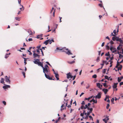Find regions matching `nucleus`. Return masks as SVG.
<instances>
[{
    "instance_id": "nucleus-25",
    "label": "nucleus",
    "mask_w": 123,
    "mask_h": 123,
    "mask_svg": "<svg viewBox=\"0 0 123 123\" xmlns=\"http://www.w3.org/2000/svg\"><path fill=\"white\" fill-rule=\"evenodd\" d=\"M48 40H49V43L50 44H51L52 43V42H54V40L53 39H52L51 40H50L49 39Z\"/></svg>"
},
{
    "instance_id": "nucleus-36",
    "label": "nucleus",
    "mask_w": 123,
    "mask_h": 123,
    "mask_svg": "<svg viewBox=\"0 0 123 123\" xmlns=\"http://www.w3.org/2000/svg\"><path fill=\"white\" fill-rule=\"evenodd\" d=\"M97 75L96 74H94V75L92 76V77L94 78H96L97 77Z\"/></svg>"
},
{
    "instance_id": "nucleus-4",
    "label": "nucleus",
    "mask_w": 123,
    "mask_h": 123,
    "mask_svg": "<svg viewBox=\"0 0 123 123\" xmlns=\"http://www.w3.org/2000/svg\"><path fill=\"white\" fill-rule=\"evenodd\" d=\"M5 81L9 84L10 83V77H7V76H5Z\"/></svg>"
},
{
    "instance_id": "nucleus-17",
    "label": "nucleus",
    "mask_w": 123,
    "mask_h": 123,
    "mask_svg": "<svg viewBox=\"0 0 123 123\" xmlns=\"http://www.w3.org/2000/svg\"><path fill=\"white\" fill-rule=\"evenodd\" d=\"M119 60V59L118 60V61H117V65L115 67L116 68H118V66L120 65V64H119V62H118V61Z\"/></svg>"
},
{
    "instance_id": "nucleus-44",
    "label": "nucleus",
    "mask_w": 123,
    "mask_h": 123,
    "mask_svg": "<svg viewBox=\"0 0 123 123\" xmlns=\"http://www.w3.org/2000/svg\"><path fill=\"white\" fill-rule=\"evenodd\" d=\"M110 106V105H109V104H107V106H106V108L107 109H108L109 108V107Z\"/></svg>"
},
{
    "instance_id": "nucleus-54",
    "label": "nucleus",
    "mask_w": 123,
    "mask_h": 123,
    "mask_svg": "<svg viewBox=\"0 0 123 123\" xmlns=\"http://www.w3.org/2000/svg\"><path fill=\"white\" fill-rule=\"evenodd\" d=\"M41 47V45H39L37 46V48L38 49H40V48Z\"/></svg>"
},
{
    "instance_id": "nucleus-31",
    "label": "nucleus",
    "mask_w": 123,
    "mask_h": 123,
    "mask_svg": "<svg viewBox=\"0 0 123 123\" xmlns=\"http://www.w3.org/2000/svg\"><path fill=\"white\" fill-rule=\"evenodd\" d=\"M110 77H110L109 78H108V76L107 75H105V79H107L108 80H109V78H110Z\"/></svg>"
},
{
    "instance_id": "nucleus-50",
    "label": "nucleus",
    "mask_w": 123,
    "mask_h": 123,
    "mask_svg": "<svg viewBox=\"0 0 123 123\" xmlns=\"http://www.w3.org/2000/svg\"><path fill=\"white\" fill-rule=\"evenodd\" d=\"M5 105H6V102L5 101H3L2 102Z\"/></svg>"
},
{
    "instance_id": "nucleus-43",
    "label": "nucleus",
    "mask_w": 123,
    "mask_h": 123,
    "mask_svg": "<svg viewBox=\"0 0 123 123\" xmlns=\"http://www.w3.org/2000/svg\"><path fill=\"white\" fill-rule=\"evenodd\" d=\"M103 120L105 122V123H107V121L106 120V119H103Z\"/></svg>"
},
{
    "instance_id": "nucleus-2",
    "label": "nucleus",
    "mask_w": 123,
    "mask_h": 123,
    "mask_svg": "<svg viewBox=\"0 0 123 123\" xmlns=\"http://www.w3.org/2000/svg\"><path fill=\"white\" fill-rule=\"evenodd\" d=\"M56 49L57 50H63L62 51L65 52L66 54H68V55L72 54L71 53L70 51L68 49H66L65 48H64L63 49H59L58 47H57Z\"/></svg>"
},
{
    "instance_id": "nucleus-24",
    "label": "nucleus",
    "mask_w": 123,
    "mask_h": 123,
    "mask_svg": "<svg viewBox=\"0 0 123 123\" xmlns=\"http://www.w3.org/2000/svg\"><path fill=\"white\" fill-rule=\"evenodd\" d=\"M75 62V61H73L72 62H69V61H68V63L70 64H73Z\"/></svg>"
},
{
    "instance_id": "nucleus-8",
    "label": "nucleus",
    "mask_w": 123,
    "mask_h": 123,
    "mask_svg": "<svg viewBox=\"0 0 123 123\" xmlns=\"http://www.w3.org/2000/svg\"><path fill=\"white\" fill-rule=\"evenodd\" d=\"M101 92H99L97 95L96 96L95 98H96L99 99L101 98Z\"/></svg>"
},
{
    "instance_id": "nucleus-6",
    "label": "nucleus",
    "mask_w": 123,
    "mask_h": 123,
    "mask_svg": "<svg viewBox=\"0 0 123 123\" xmlns=\"http://www.w3.org/2000/svg\"><path fill=\"white\" fill-rule=\"evenodd\" d=\"M40 55H38V54H37L36 53H33V57L34 58H36L37 57L38 58H39L40 57Z\"/></svg>"
},
{
    "instance_id": "nucleus-20",
    "label": "nucleus",
    "mask_w": 123,
    "mask_h": 123,
    "mask_svg": "<svg viewBox=\"0 0 123 123\" xmlns=\"http://www.w3.org/2000/svg\"><path fill=\"white\" fill-rule=\"evenodd\" d=\"M120 66L118 67L117 68H118V70H121L122 69V65H119Z\"/></svg>"
},
{
    "instance_id": "nucleus-16",
    "label": "nucleus",
    "mask_w": 123,
    "mask_h": 123,
    "mask_svg": "<svg viewBox=\"0 0 123 123\" xmlns=\"http://www.w3.org/2000/svg\"><path fill=\"white\" fill-rule=\"evenodd\" d=\"M103 62V64H101V65H102V66L101 67V68H102L104 66V63H106V61H102Z\"/></svg>"
},
{
    "instance_id": "nucleus-5",
    "label": "nucleus",
    "mask_w": 123,
    "mask_h": 123,
    "mask_svg": "<svg viewBox=\"0 0 123 123\" xmlns=\"http://www.w3.org/2000/svg\"><path fill=\"white\" fill-rule=\"evenodd\" d=\"M110 49L112 53L116 52L117 51V50L115 48H114L112 47H110Z\"/></svg>"
},
{
    "instance_id": "nucleus-51",
    "label": "nucleus",
    "mask_w": 123,
    "mask_h": 123,
    "mask_svg": "<svg viewBox=\"0 0 123 123\" xmlns=\"http://www.w3.org/2000/svg\"><path fill=\"white\" fill-rule=\"evenodd\" d=\"M93 109L92 108H91L89 110L90 111V112L91 113Z\"/></svg>"
},
{
    "instance_id": "nucleus-42",
    "label": "nucleus",
    "mask_w": 123,
    "mask_h": 123,
    "mask_svg": "<svg viewBox=\"0 0 123 123\" xmlns=\"http://www.w3.org/2000/svg\"><path fill=\"white\" fill-rule=\"evenodd\" d=\"M113 33H114L115 35H117L115 30L113 31Z\"/></svg>"
},
{
    "instance_id": "nucleus-55",
    "label": "nucleus",
    "mask_w": 123,
    "mask_h": 123,
    "mask_svg": "<svg viewBox=\"0 0 123 123\" xmlns=\"http://www.w3.org/2000/svg\"><path fill=\"white\" fill-rule=\"evenodd\" d=\"M106 49H109V47L108 45H106Z\"/></svg>"
},
{
    "instance_id": "nucleus-63",
    "label": "nucleus",
    "mask_w": 123,
    "mask_h": 123,
    "mask_svg": "<svg viewBox=\"0 0 123 123\" xmlns=\"http://www.w3.org/2000/svg\"><path fill=\"white\" fill-rule=\"evenodd\" d=\"M110 43L112 44H113L114 43V42L112 41H110Z\"/></svg>"
},
{
    "instance_id": "nucleus-3",
    "label": "nucleus",
    "mask_w": 123,
    "mask_h": 123,
    "mask_svg": "<svg viewBox=\"0 0 123 123\" xmlns=\"http://www.w3.org/2000/svg\"><path fill=\"white\" fill-rule=\"evenodd\" d=\"M112 40L114 41H115L116 40L117 41H121L120 38H119L118 37H116V36L114 37H112Z\"/></svg>"
},
{
    "instance_id": "nucleus-59",
    "label": "nucleus",
    "mask_w": 123,
    "mask_h": 123,
    "mask_svg": "<svg viewBox=\"0 0 123 123\" xmlns=\"http://www.w3.org/2000/svg\"><path fill=\"white\" fill-rule=\"evenodd\" d=\"M123 82H122L120 83V86H121V85H123Z\"/></svg>"
},
{
    "instance_id": "nucleus-1",
    "label": "nucleus",
    "mask_w": 123,
    "mask_h": 123,
    "mask_svg": "<svg viewBox=\"0 0 123 123\" xmlns=\"http://www.w3.org/2000/svg\"><path fill=\"white\" fill-rule=\"evenodd\" d=\"M43 72L44 73L46 77L49 80L52 79V77L49 76V68H47L44 67L43 68Z\"/></svg>"
},
{
    "instance_id": "nucleus-58",
    "label": "nucleus",
    "mask_w": 123,
    "mask_h": 123,
    "mask_svg": "<svg viewBox=\"0 0 123 123\" xmlns=\"http://www.w3.org/2000/svg\"><path fill=\"white\" fill-rule=\"evenodd\" d=\"M99 57H98L97 59V62H98L99 61Z\"/></svg>"
},
{
    "instance_id": "nucleus-52",
    "label": "nucleus",
    "mask_w": 123,
    "mask_h": 123,
    "mask_svg": "<svg viewBox=\"0 0 123 123\" xmlns=\"http://www.w3.org/2000/svg\"><path fill=\"white\" fill-rule=\"evenodd\" d=\"M90 87V86L89 85V84H88V86L86 87V88L87 89H88Z\"/></svg>"
},
{
    "instance_id": "nucleus-62",
    "label": "nucleus",
    "mask_w": 123,
    "mask_h": 123,
    "mask_svg": "<svg viewBox=\"0 0 123 123\" xmlns=\"http://www.w3.org/2000/svg\"><path fill=\"white\" fill-rule=\"evenodd\" d=\"M28 32H29V33H30V35H31L32 34V33L31 31H28Z\"/></svg>"
},
{
    "instance_id": "nucleus-12",
    "label": "nucleus",
    "mask_w": 123,
    "mask_h": 123,
    "mask_svg": "<svg viewBox=\"0 0 123 123\" xmlns=\"http://www.w3.org/2000/svg\"><path fill=\"white\" fill-rule=\"evenodd\" d=\"M54 74H55V77L56 78L57 80H59V78L58 77L59 76V75L58 74L56 73H54Z\"/></svg>"
},
{
    "instance_id": "nucleus-61",
    "label": "nucleus",
    "mask_w": 123,
    "mask_h": 123,
    "mask_svg": "<svg viewBox=\"0 0 123 123\" xmlns=\"http://www.w3.org/2000/svg\"><path fill=\"white\" fill-rule=\"evenodd\" d=\"M81 104L82 105H84L85 104V102L84 101H83Z\"/></svg>"
},
{
    "instance_id": "nucleus-35",
    "label": "nucleus",
    "mask_w": 123,
    "mask_h": 123,
    "mask_svg": "<svg viewBox=\"0 0 123 123\" xmlns=\"http://www.w3.org/2000/svg\"><path fill=\"white\" fill-rule=\"evenodd\" d=\"M37 38H40V37H42V35L37 36Z\"/></svg>"
},
{
    "instance_id": "nucleus-21",
    "label": "nucleus",
    "mask_w": 123,
    "mask_h": 123,
    "mask_svg": "<svg viewBox=\"0 0 123 123\" xmlns=\"http://www.w3.org/2000/svg\"><path fill=\"white\" fill-rule=\"evenodd\" d=\"M49 43V40H47L45 41V42H44L43 43L45 44V45H47L48 44V43Z\"/></svg>"
},
{
    "instance_id": "nucleus-7",
    "label": "nucleus",
    "mask_w": 123,
    "mask_h": 123,
    "mask_svg": "<svg viewBox=\"0 0 123 123\" xmlns=\"http://www.w3.org/2000/svg\"><path fill=\"white\" fill-rule=\"evenodd\" d=\"M55 9H54V7H53L52 8V9L51 10V11L50 12V13H52V12H53V16L54 17H55Z\"/></svg>"
},
{
    "instance_id": "nucleus-49",
    "label": "nucleus",
    "mask_w": 123,
    "mask_h": 123,
    "mask_svg": "<svg viewBox=\"0 0 123 123\" xmlns=\"http://www.w3.org/2000/svg\"><path fill=\"white\" fill-rule=\"evenodd\" d=\"M22 74H23V75H24V78H25V73L24 72H22Z\"/></svg>"
},
{
    "instance_id": "nucleus-14",
    "label": "nucleus",
    "mask_w": 123,
    "mask_h": 123,
    "mask_svg": "<svg viewBox=\"0 0 123 123\" xmlns=\"http://www.w3.org/2000/svg\"><path fill=\"white\" fill-rule=\"evenodd\" d=\"M118 84V83H114V85L113 86V87L114 89L116 88L117 87V85Z\"/></svg>"
},
{
    "instance_id": "nucleus-60",
    "label": "nucleus",
    "mask_w": 123,
    "mask_h": 123,
    "mask_svg": "<svg viewBox=\"0 0 123 123\" xmlns=\"http://www.w3.org/2000/svg\"><path fill=\"white\" fill-rule=\"evenodd\" d=\"M84 114L83 113H81L80 114V116H82V117H83L84 116Z\"/></svg>"
},
{
    "instance_id": "nucleus-9",
    "label": "nucleus",
    "mask_w": 123,
    "mask_h": 123,
    "mask_svg": "<svg viewBox=\"0 0 123 123\" xmlns=\"http://www.w3.org/2000/svg\"><path fill=\"white\" fill-rule=\"evenodd\" d=\"M67 78L68 79H69V78H72L73 77V76L71 74V73L70 72L67 74Z\"/></svg>"
},
{
    "instance_id": "nucleus-29",
    "label": "nucleus",
    "mask_w": 123,
    "mask_h": 123,
    "mask_svg": "<svg viewBox=\"0 0 123 123\" xmlns=\"http://www.w3.org/2000/svg\"><path fill=\"white\" fill-rule=\"evenodd\" d=\"M15 19H16V20H18V21H19L20 20V18L18 17H15Z\"/></svg>"
},
{
    "instance_id": "nucleus-45",
    "label": "nucleus",
    "mask_w": 123,
    "mask_h": 123,
    "mask_svg": "<svg viewBox=\"0 0 123 123\" xmlns=\"http://www.w3.org/2000/svg\"><path fill=\"white\" fill-rule=\"evenodd\" d=\"M44 67L46 68H49V67L47 64L45 66V67Z\"/></svg>"
},
{
    "instance_id": "nucleus-19",
    "label": "nucleus",
    "mask_w": 123,
    "mask_h": 123,
    "mask_svg": "<svg viewBox=\"0 0 123 123\" xmlns=\"http://www.w3.org/2000/svg\"><path fill=\"white\" fill-rule=\"evenodd\" d=\"M93 97V96H92L89 97L88 98H85V100H88L89 101L90 99L92 98Z\"/></svg>"
},
{
    "instance_id": "nucleus-41",
    "label": "nucleus",
    "mask_w": 123,
    "mask_h": 123,
    "mask_svg": "<svg viewBox=\"0 0 123 123\" xmlns=\"http://www.w3.org/2000/svg\"><path fill=\"white\" fill-rule=\"evenodd\" d=\"M98 6L101 7H103L102 6V4H98Z\"/></svg>"
},
{
    "instance_id": "nucleus-13",
    "label": "nucleus",
    "mask_w": 123,
    "mask_h": 123,
    "mask_svg": "<svg viewBox=\"0 0 123 123\" xmlns=\"http://www.w3.org/2000/svg\"><path fill=\"white\" fill-rule=\"evenodd\" d=\"M103 91L104 92L105 94H107L108 90L107 89L104 88L102 89Z\"/></svg>"
},
{
    "instance_id": "nucleus-37",
    "label": "nucleus",
    "mask_w": 123,
    "mask_h": 123,
    "mask_svg": "<svg viewBox=\"0 0 123 123\" xmlns=\"http://www.w3.org/2000/svg\"><path fill=\"white\" fill-rule=\"evenodd\" d=\"M117 80L118 82H119L121 81V79L119 77L118 78Z\"/></svg>"
},
{
    "instance_id": "nucleus-48",
    "label": "nucleus",
    "mask_w": 123,
    "mask_h": 123,
    "mask_svg": "<svg viewBox=\"0 0 123 123\" xmlns=\"http://www.w3.org/2000/svg\"><path fill=\"white\" fill-rule=\"evenodd\" d=\"M39 50H40V49H38L37 50V54H40V51H39Z\"/></svg>"
},
{
    "instance_id": "nucleus-64",
    "label": "nucleus",
    "mask_w": 123,
    "mask_h": 123,
    "mask_svg": "<svg viewBox=\"0 0 123 123\" xmlns=\"http://www.w3.org/2000/svg\"><path fill=\"white\" fill-rule=\"evenodd\" d=\"M104 45H105V43L104 42H103L102 43V45H101V46L102 47H103Z\"/></svg>"
},
{
    "instance_id": "nucleus-18",
    "label": "nucleus",
    "mask_w": 123,
    "mask_h": 123,
    "mask_svg": "<svg viewBox=\"0 0 123 123\" xmlns=\"http://www.w3.org/2000/svg\"><path fill=\"white\" fill-rule=\"evenodd\" d=\"M38 65L41 66L42 68L43 67V63H42L41 62H40V61L38 63Z\"/></svg>"
},
{
    "instance_id": "nucleus-11",
    "label": "nucleus",
    "mask_w": 123,
    "mask_h": 123,
    "mask_svg": "<svg viewBox=\"0 0 123 123\" xmlns=\"http://www.w3.org/2000/svg\"><path fill=\"white\" fill-rule=\"evenodd\" d=\"M5 86H3V88L4 89H6L8 88H10V86L9 85H5Z\"/></svg>"
},
{
    "instance_id": "nucleus-26",
    "label": "nucleus",
    "mask_w": 123,
    "mask_h": 123,
    "mask_svg": "<svg viewBox=\"0 0 123 123\" xmlns=\"http://www.w3.org/2000/svg\"><path fill=\"white\" fill-rule=\"evenodd\" d=\"M106 83H104L103 84V86L105 88H107L108 87V86L107 85Z\"/></svg>"
},
{
    "instance_id": "nucleus-33",
    "label": "nucleus",
    "mask_w": 123,
    "mask_h": 123,
    "mask_svg": "<svg viewBox=\"0 0 123 123\" xmlns=\"http://www.w3.org/2000/svg\"><path fill=\"white\" fill-rule=\"evenodd\" d=\"M92 102L95 103H97V100L95 101V100H94L93 99H92Z\"/></svg>"
},
{
    "instance_id": "nucleus-47",
    "label": "nucleus",
    "mask_w": 123,
    "mask_h": 123,
    "mask_svg": "<svg viewBox=\"0 0 123 123\" xmlns=\"http://www.w3.org/2000/svg\"><path fill=\"white\" fill-rule=\"evenodd\" d=\"M114 98H113L111 100V101L112 102V103L113 104H114Z\"/></svg>"
},
{
    "instance_id": "nucleus-32",
    "label": "nucleus",
    "mask_w": 123,
    "mask_h": 123,
    "mask_svg": "<svg viewBox=\"0 0 123 123\" xmlns=\"http://www.w3.org/2000/svg\"><path fill=\"white\" fill-rule=\"evenodd\" d=\"M109 96H107V95H106V97H105V98L104 99V100L105 101H106V100H107V98H108V99H109Z\"/></svg>"
},
{
    "instance_id": "nucleus-28",
    "label": "nucleus",
    "mask_w": 123,
    "mask_h": 123,
    "mask_svg": "<svg viewBox=\"0 0 123 123\" xmlns=\"http://www.w3.org/2000/svg\"><path fill=\"white\" fill-rule=\"evenodd\" d=\"M100 85L99 83H98L97 84V87H98L99 88H100Z\"/></svg>"
},
{
    "instance_id": "nucleus-27",
    "label": "nucleus",
    "mask_w": 123,
    "mask_h": 123,
    "mask_svg": "<svg viewBox=\"0 0 123 123\" xmlns=\"http://www.w3.org/2000/svg\"><path fill=\"white\" fill-rule=\"evenodd\" d=\"M105 55L106 56H109V57H110V54L109 52H108L106 54H105Z\"/></svg>"
},
{
    "instance_id": "nucleus-38",
    "label": "nucleus",
    "mask_w": 123,
    "mask_h": 123,
    "mask_svg": "<svg viewBox=\"0 0 123 123\" xmlns=\"http://www.w3.org/2000/svg\"><path fill=\"white\" fill-rule=\"evenodd\" d=\"M21 6H22V8H20V9L21 10H24V7H23L22 5H21Z\"/></svg>"
},
{
    "instance_id": "nucleus-56",
    "label": "nucleus",
    "mask_w": 123,
    "mask_h": 123,
    "mask_svg": "<svg viewBox=\"0 0 123 123\" xmlns=\"http://www.w3.org/2000/svg\"><path fill=\"white\" fill-rule=\"evenodd\" d=\"M120 40H121V41H119L121 43H122L123 44V41L122 40L121 38H120Z\"/></svg>"
},
{
    "instance_id": "nucleus-15",
    "label": "nucleus",
    "mask_w": 123,
    "mask_h": 123,
    "mask_svg": "<svg viewBox=\"0 0 123 123\" xmlns=\"http://www.w3.org/2000/svg\"><path fill=\"white\" fill-rule=\"evenodd\" d=\"M122 45L120 44L118 47H117V49L118 50H120L122 48Z\"/></svg>"
},
{
    "instance_id": "nucleus-22",
    "label": "nucleus",
    "mask_w": 123,
    "mask_h": 123,
    "mask_svg": "<svg viewBox=\"0 0 123 123\" xmlns=\"http://www.w3.org/2000/svg\"><path fill=\"white\" fill-rule=\"evenodd\" d=\"M117 52H118V53L119 55V57L120 58V59H121L122 58L123 56V55H122L121 54H120L119 53V52L118 51H117Z\"/></svg>"
},
{
    "instance_id": "nucleus-30",
    "label": "nucleus",
    "mask_w": 123,
    "mask_h": 123,
    "mask_svg": "<svg viewBox=\"0 0 123 123\" xmlns=\"http://www.w3.org/2000/svg\"><path fill=\"white\" fill-rule=\"evenodd\" d=\"M64 105L63 104L61 106V111H62L65 109L64 108H63V107H64Z\"/></svg>"
},
{
    "instance_id": "nucleus-53",
    "label": "nucleus",
    "mask_w": 123,
    "mask_h": 123,
    "mask_svg": "<svg viewBox=\"0 0 123 123\" xmlns=\"http://www.w3.org/2000/svg\"><path fill=\"white\" fill-rule=\"evenodd\" d=\"M90 113H91V112H90V111H89V112H88L87 113L86 116H89V115H90Z\"/></svg>"
},
{
    "instance_id": "nucleus-23",
    "label": "nucleus",
    "mask_w": 123,
    "mask_h": 123,
    "mask_svg": "<svg viewBox=\"0 0 123 123\" xmlns=\"http://www.w3.org/2000/svg\"><path fill=\"white\" fill-rule=\"evenodd\" d=\"M0 83L2 84H4L5 83L4 82V79L3 78H1L0 81Z\"/></svg>"
},
{
    "instance_id": "nucleus-10",
    "label": "nucleus",
    "mask_w": 123,
    "mask_h": 123,
    "mask_svg": "<svg viewBox=\"0 0 123 123\" xmlns=\"http://www.w3.org/2000/svg\"><path fill=\"white\" fill-rule=\"evenodd\" d=\"M35 60L34 61V63L36 64H38L40 61V60L38 59H35Z\"/></svg>"
},
{
    "instance_id": "nucleus-40",
    "label": "nucleus",
    "mask_w": 123,
    "mask_h": 123,
    "mask_svg": "<svg viewBox=\"0 0 123 123\" xmlns=\"http://www.w3.org/2000/svg\"><path fill=\"white\" fill-rule=\"evenodd\" d=\"M9 56L8 55V54H6L5 55V58L6 59L7 58V57Z\"/></svg>"
},
{
    "instance_id": "nucleus-46",
    "label": "nucleus",
    "mask_w": 123,
    "mask_h": 123,
    "mask_svg": "<svg viewBox=\"0 0 123 123\" xmlns=\"http://www.w3.org/2000/svg\"><path fill=\"white\" fill-rule=\"evenodd\" d=\"M40 50H41V51L42 52V55L43 56L44 55V54H43V51L42 50V49H40Z\"/></svg>"
},
{
    "instance_id": "nucleus-57",
    "label": "nucleus",
    "mask_w": 123,
    "mask_h": 123,
    "mask_svg": "<svg viewBox=\"0 0 123 123\" xmlns=\"http://www.w3.org/2000/svg\"><path fill=\"white\" fill-rule=\"evenodd\" d=\"M106 70V69H104V70L103 72V73H105Z\"/></svg>"
},
{
    "instance_id": "nucleus-39",
    "label": "nucleus",
    "mask_w": 123,
    "mask_h": 123,
    "mask_svg": "<svg viewBox=\"0 0 123 123\" xmlns=\"http://www.w3.org/2000/svg\"><path fill=\"white\" fill-rule=\"evenodd\" d=\"M18 3L20 5V6H21V0H18Z\"/></svg>"
},
{
    "instance_id": "nucleus-34",
    "label": "nucleus",
    "mask_w": 123,
    "mask_h": 123,
    "mask_svg": "<svg viewBox=\"0 0 123 123\" xmlns=\"http://www.w3.org/2000/svg\"><path fill=\"white\" fill-rule=\"evenodd\" d=\"M23 58L24 59V63H25V65H26V61L27 60V59L26 58Z\"/></svg>"
}]
</instances>
